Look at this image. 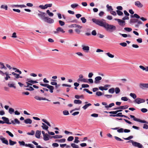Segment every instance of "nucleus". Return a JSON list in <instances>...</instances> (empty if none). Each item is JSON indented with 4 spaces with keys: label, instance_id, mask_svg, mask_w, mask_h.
<instances>
[{
    "label": "nucleus",
    "instance_id": "nucleus-29",
    "mask_svg": "<svg viewBox=\"0 0 148 148\" xmlns=\"http://www.w3.org/2000/svg\"><path fill=\"white\" fill-rule=\"evenodd\" d=\"M91 104L90 103H89L85 105L84 106L82 107V108L84 110H86V109L89 106H91Z\"/></svg>",
    "mask_w": 148,
    "mask_h": 148
},
{
    "label": "nucleus",
    "instance_id": "nucleus-18",
    "mask_svg": "<svg viewBox=\"0 0 148 148\" xmlns=\"http://www.w3.org/2000/svg\"><path fill=\"white\" fill-rule=\"evenodd\" d=\"M11 123L14 125L16 123L19 124L20 123L19 121L17 119H15L14 120L11 121Z\"/></svg>",
    "mask_w": 148,
    "mask_h": 148
},
{
    "label": "nucleus",
    "instance_id": "nucleus-40",
    "mask_svg": "<svg viewBox=\"0 0 148 148\" xmlns=\"http://www.w3.org/2000/svg\"><path fill=\"white\" fill-rule=\"evenodd\" d=\"M71 147L73 148H79V147L78 145H77L75 143H71Z\"/></svg>",
    "mask_w": 148,
    "mask_h": 148
},
{
    "label": "nucleus",
    "instance_id": "nucleus-13",
    "mask_svg": "<svg viewBox=\"0 0 148 148\" xmlns=\"http://www.w3.org/2000/svg\"><path fill=\"white\" fill-rule=\"evenodd\" d=\"M2 119L4 121V122H5V123L8 125H10L11 124V122H9V120L8 118L5 117H2Z\"/></svg>",
    "mask_w": 148,
    "mask_h": 148
},
{
    "label": "nucleus",
    "instance_id": "nucleus-47",
    "mask_svg": "<svg viewBox=\"0 0 148 148\" xmlns=\"http://www.w3.org/2000/svg\"><path fill=\"white\" fill-rule=\"evenodd\" d=\"M39 12L40 13V14H38V16H39V17H41L42 16H43L44 15V14H46V13L45 12H42L40 11H39Z\"/></svg>",
    "mask_w": 148,
    "mask_h": 148
},
{
    "label": "nucleus",
    "instance_id": "nucleus-61",
    "mask_svg": "<svg viewBox=\"0 0 148 148\" xmlns=\"http://www.w3.org/2000/svg\"><path fill=\"white\" fill-rule=\"evenodd\" d=\"M35 132L33 130H32L31 132L27 133V134L29 135H33L34 134Z\"/></svg>",
    "mask_w": 148,
    "mask_h": 148
},
{
    "label": "nucleus",
    "instance_id": "nucleus-31",
    "mask_svg": "<svg viewBox=\"0 0 148 148\" xmlns=\"http://www.w3.org/2000/svg\"><path fill=\"white\" fill-rule=\"evenodd\" d=\"M27 81H28V82L31 83L32 84L38 83V82L36 81L30 80L28 79H27Z\"/></svg>",
    "mask_w": 148,
    "mask_h": 148
},
{
    "label": "nucleus",
    "instance_id": "nucleus-1",
    "mask_svg": "<svg viewBox=\"0 0 148 148\" xmlns=\"http://www.w3.org/2000/svg\"><path fill=\"white\" fill-rule=\"evenodd\" d=\"M92 20L94 23L100 26L103 27L107 30H111L112 31L116 29V27L115 26L109 24L106 22H103L100 20L95 18H92Z\"/></svg>",
    "mask_w": 148,
    "mask_h": 148
},
{
    "label": "nucleus",
    "instance_id": "nucleus-63",
    "mask_svg": "<svg viewBox=\"0 0 148 148\" xmlns=\"http://www.w3.org/2000/svg\"><path fill=\"white\" fill-rule=\"evenodd\" d=\"M66 21L68 22H74L73 21H72L71 18L69 17H68L66 18Z\"/></svg>",
    "mask_w": 148,
    "mask_h": 148
},
{
    "label": "nucleus",
    "instance_id": "nucleus-16",
    "mask_svg": "<svg viewBox=\"0 0 148 148\" xmlns=\"http://www.w3.org/2000/svg\"><path fill=\"white\" fill-rule=\"evenodd\" d=\"M135 5L138 8H141L143 6V5L139 1H137L135 2Z\"/></svg>",
    "mask_w": 148,
    "mask_h": 148
},
{
    "label": "nucleus",
    "instance_id": "nucleus-12",
    "mask_svg": "<svg viewBox=\"0 0 148 148\" xmlns=\"http://www.w3.org/2000/svg\"><path fill=\"white\" fill-rule=\"evenodd\" d=\"M34 98L36 100H38L39 101H40L41 100H46L48 101H50V100H49L48 99H47L45 98H43L42 97H40L39 96H35L34 97Z\"/></svg>",
    "mask_w": 148,
    "mask_h": 148
},
{
    "label": "nucleus",
    "instance_id": "nucleus-57",
    "mask_svg": "<svg viewBox=\"0 0 148 148\" xmlns=\"http://www.w3.org/2000/svg\"><path fill=\"white\" fill-rule=\"evenodd\" d=\"M114 138L117 141H123V140H122L121 138H119L117 136H114Z\"/></svg>",
    "mask_w": 148,
    "mask_h": 148
},
{
    "label": "nucleus",
    "instance_id": "nucleus-32",
    "mask_svg": "<svg viewBox=\"0 0 148 148\" xmlns=\"http://www.w3.org/2000/svg\"><path fill=\"white\" fill-rule=\"evenodd\" d=\"M138 21V20L137 19H131L130 20V23H136Z\"/></svg>",
    "mask_w": 148,
    "mask_h": 148
},
{
    "label": "nucleus",
    "instance_id": "nucleus-59",
    "mask_svg": "<svg viewBox=\"0 0 148 148\" xmlns=\"http://www.w3.org/2000/svg\"><path fill=\"white\" fill-rule=\"evenodd\" d=\"M119 44L121 45L123 47H126L127 45V43L126 42H121Z\"/></svg>",
    "mask_w": 148,
    "mask_h": 148
},
{
    "label": "nucleus",
    "instance_id": "nucleus-42",
    "mask_svg": "<svg viewBox=\"0 0 148 148\" xmlns=\"http://www.w3.org/2000/svg\"><path fill=\"white\" fill-rule=\"evenodd\" d=\"M78 5L77 3H74L71 5V7L73 8H74L78 6Z\"/></svg>",
    "mask_w": 148,
    "mask_h": 148
},
{
    "label": "nucleus",
    "instance_id": "nucleus-52",
    "mask_svg": "<svg viewBox=\"0 0 148 148\" xmlns=\"http://www.w3.org/2000/svg\"><path fill=\"white\" fill-rule=\"evenodd\" d=\"M14 112V110L13 108H10L9 109V112L10 114H12Z\"/></svg>",
    "mask_w": 148,
    "mask_h": 148
},
{
    "label": "nucleus",
    "instance_id": "nucleus-51",
    "mask_svg": "<svg viewBox=\"0 0 148 148\" xmlns=\"http://www.w3.org/2000/svg\"><path fill=\"white\" fill-rule=\"evenodd\" d=\"M74 139V138L72 136H69L68 139H67V140L69 141H72Z\"/></svg>",
    "mask_w": 148,
    "mask_h": 148
},
{
    "label": "nucleus",
    "instance_id": "nucleus-5",
    "mask_svg": "<svg viewBox=\"0 0 148 148\" xmlns=\"http://www.w3.org/2000/svg\"><path fill=\"white\" fill-rule=\"evenodd\" d=\"M0 74L2 76H4V75H6V77H5V79L6 80H8L10 78V77L9 76L7 72H5L4 73L2 71L0 70Z\"/></svg>",
    "mask_w": 148,
    "mask_h": 148
},
{
    "label": "nucleus",
    "instance_id": "nucleus-34",
    "mask_svg": "<svg viewBox=\"0 0 148 148\" xmlns=\"http://www.w3.org/2000/svg\"><path fill=\"white\" fill-rule=\"evenodd\" d=\"M106 54L110 58H112L114 57V55H112L109 52L106 53Z\"/></svg>",
    "mask_w": 148,
    "mask_h": 148
},
{
    "label": "nucleus",
    "instance_id": "nucleus-62",
    "mask_svg": "<svg viewBox=\"0 0 148 148\" xmlns=\"http://www.w3.org/2000/svg\"><path fill=\"white\" fill-rule=\"evenodd\" d=\"M81 20L82 21V22L83 23H85L86 21V19L84 17H82L81 18Z\"/></svg>",
    "mask_w": 148,
    "mask_h": 148
},
{
    "label": "nucleus",
    "instance_id": "nucleus-3",
    "mask_svg": "<svg viewBox=\"0 0 148 148\" xmlns=\"http://www.w3.org/2000/svg\"><path fill=\"white\" fill-rule=\"evenodd\" d=\"M18 142L20 146H25L26 147H28L31 148H34L33 145L30 144H25L24 141H19Z\"/></svg>",
    "mask_w": 148,
    "mask_h": 148
},
{
    "label": "nucleus",
    "instance_id": "nucleus-43",
    "mask_svg": "<svg viewBox=\"0 0 148 148\" xmlns=\"http://www.w3.org/2000/svg\"><path fill=\"white\" fill-rule=\"evenodd\" d=\"M116 12L117 14L119 16H122L123 15V12L121 11H120L119 10H117L116 11Z\"/></svg>",
    "mask_w": 148,
    "mask_h": 148
},
{
    "label": "nucleus",
    "instance_id": "nucleus-55",
    "mask_svg": "<svg viewBox=\"0 0 148 148\" xmlns=\"http://www.w3.org/2000/svg\"><path fill=\"white\" fill-rule=\"evenodd\" d=\"M106 7L109 10H112L113 9L111 6H109L108 4L106 5Z\"/></svg>",
    "mask_w": 148,
    "mask_h": 148
},
{
    "label": "nucleus",
    "instance_id": "nucleus-23",
    "mask_svg": "<svg viewBox=\"0 0 148 148\" xmlns=\"http://www.w3.org/2000/svg\"><path fill=\"white\" fill-rule=\"evenodd\" d=\"M42 125L41 126V127L43 130H48V129L49 128L47 126L45 123H42Z\"/></svg>",
    "mask_w": 148,
    "mask_h": 148
},
{
    "label": "nucleus",
    "instance_id": "nucleus-24",
    "mask_svg": "<svg viewBox=\"0 0 148 148\" xmlns=\"http://www.w3.org/2000/svg\"><path fill=\"white\" fill-rule=\"evenodd\" d=\"M43 139L47 141L49 140V137L50 136L47 134H45V135L43 136Z\"/></svg>",
    "mask_w": 148,
    "mask_h": 148
},
{
    "label": "nucleus",
    "instance_id": "nucleus-28",
    "mask_svg": "<svg viewBox=\"0 0 148 148\" xmlns=\"http://www.w3.org/2000/svg\"><path fill=\"white\" fill-rule=\"evenodd\" d=\"M74 103L76 104H81L82 103V101L79 100L75 99L74 101Z\"/></svg>",
    "mask_w": 148,
    "mask_h": 148
},
{
    "label": "nucleus",
    "instance_id": "nucleus-10",
    "mask_svg": "<svg viewBox=\"0 0 148 148\" xmlns=\"http://www.w3.org/2000/svg\"><path fill=\"white\" fill-rule=\"evenodd\" d=\"M102 77L100 76H97L95 78L94 83L96 84H99L100 82V80H101Z\"/></svg>",
    "mask_w": 148,
    "mask_h": 148
},
{
    "label": "nucleus",
    "instance_id": "nucleus-58",
    "mask_svg": "<svg viewBox=\"0 0 148 148\" xmlns=\"http://www.w3.org/2000/svg\"><path fill=\"white\" fill-rule=\"evenodd\" d=\"M6 132L8 134V135L11 137H13L14 136L10 132L8 131H6Z\"/></svg>",
    "mask_w": 148,
    "mask_h": 148
},
{
    "label": "nucleus",
    "instance_id": "nucleus-11",
    "mask_svg": "<svg viewBox=\"0 0 148 148\" xmlns=\"http://www.w3.org/2000/svg\"><path fill=\"white\" fill-rule=\"evenodd\" d=\"M82 49L84 51H86V52H88L89 50L90 47L88 46H86L84 45H82Z\"/></svg>",
    "mask_w": 148,
    "mask_h": 148
},
{
    "label": "nucleus",
    "instance_id": "nucleus-36",
    "mask_svg": "<svg viewBox=\"0 0 148 148\" xmlns=\"http://www.w3.org/2000/svg\"><path fill=\"white\" fill-rule=\"evenodd\" d=\"M114 103H110L109 105H107L105 106V107L107 108H111L112 106H114Z\"/></svg>",
    "mask_w": 148,
    "mask_h": 148
},
{
    "label": "nucleus",
    "instance_id": "nucleus-17",
    "mask_svg": "<svg viewBox=\"0 0 148 148\" xmlns=\"http://www.w3.org/2000/svg\"><path fill=\"white\" fill-rule=\"evenodd\" d=\"M41 135V131L40 130H37L36 132L35 136L36 138H39L40 137Z\"/></svg>",
    "mask_w": 148,
    "mask_h": 148
},
{
    "label": "nucleus",
    "instance_id": "nucleus-49",
    "mask_svg": "<svg viewBox=\"0 0 148 148\" xmlns=\"http://www.w3.org/2000/svg\"><path fill=\"white\" fill-rule=\"evenodd\" d=\"M124 30L128 32H131L132 30V29L131 28L129 27H125L124 29Z\"/></svg>",
    "mask_w": 148,
    "mask_h": 148
},
{
    "label": "nucleus",
    "instance_id": "nucleus-33",
    "mask_svg": "<svg viewBox=\"0 0 148 148\" xmlns=\"http://www.w3.org/2000/svg\"><path fill=\"white\" fill-rule=\"evenodd\" d=\"M42 121L46 123L50 127L51 126V125L48 122L46 119H42Z\"/></svg>",
    "mask_w": 148,
    "mask_h": 148
},
{
    "label": "nucleus",
    "instance_id": "nucleus-41",
    "mask_svg": "<svg viewBox=\"0 0 148 148\" xmlns=\"http://www.w3.org/2000/svg\"><path fill=\"white\" fill-rule=\"evenodd\" d=\"M1 8L5 9V10H8V7L6 5H2L0 7Z\"/></svg>",
    "mask_w": 148,
    "mask_h": 148
},
{
    "label": "nucleus",
    "instance_id": "nucleus-14",
    "mask_svg": "<svg viewBox=\"0 0 148 148\" xmlns=\"http://www.w3.org/2000/svg\"><path fill=\"white\" fill-rule=\"evenodd\" d=\"M0 139L1 140L3 143L6 145H8V142L7 140L5 139L4 137H0Z\"/></svg>",
    "mask_w": 148,
    "mask_h": 148
},
{
    "label": "nucleus",
    "instance_id": "nucleus-20",
    "mask_svg": "<svg viewBox=\"0 0 148 148\" xmlns=\"http://www.w3.org/2000/svg\"><path fill=\"white\" fill-rule=\"evenodd\" d=\"M0 69H4L5 70L7 69V67L5 66L4 63L0 62Z\"/></svg>",
    "mask_w": 148,
    "mask_h": 148
},
{
    "label": "nucleus",
    "instance_id": "nucleus-48",
    "mask_svg": "<svg viewBox=\"0 0 148 148\" xmlns=\"http://www.w3.org/2000/svg\"><path fill=\"white\" fill-rule=\"evenodd\" d=\"M119 112V110H117L115 111H110L109 112V113L111 114H116L118 112Z\"/></svg>",
    "mask_w": 148,
    "mask_h": 148
},
{
    "label": "nucleus",
    "instance_id": "nucleus-60",
    "mask_svg": "<svg viewBox=\"0 0 148 148\" xmlns=\"http://www.w3.org/2000/svg\"><path fill=\"white\" fill-rule=\"evenodd\" d=\"M63 114L64 115H68L69 114V113L68 111L66 110H65L64 111H63Z\"/></svg>",
    "mask_w": 148,
    "mask_h": 148
},
{
    "label": "nucleus",
    "instance_id": "nucleus-64",
    "mask_svg": "<svg viewBox=\"0 0 148 148\" xmlns=\"http://www.w3.org/2000/svg\"><path fill=\"white\" fill-rule=\"evenodd\" d=\"M96 94L97 95L99 96L101 95H102V93L100 91H97L96 92Z\"/></svg>",
    "mask_w": 148,
    "mask_h": 148
},
{
    "label": "nucleus",
    "instance_id": "nucleus-22",
    "mask_svg": "<svg viewBox=\"0 0 148 148\" xmlns=\"http://www.w3.org/2000/svg\"><path fill=\"white\" fill-rule=\"evenodd\" d=\"M12 74L15 76V77L16 78H22V77L20 76L19 74L15 73L13 72L12 73Z\"/></svg>",
    "mask_w": 148,
    "mask_h": 148
},
{
    "label": "nucleus",
    "instance_id": "nucleus-50",
    "mask_svg": "<svg viewBox=\"0 0 148 148\" xmlns=\"http://www.w3.org/2000/svg\"><path fill=\"white\" fill-rule=\"evenodd\" d=\"M8 86L10 88L13 87L14 88V89L16 88V87L14 86V84H8Z\"/></svg>",
    "mask_w": 148,
    "mask_h": 148
},
{
    "label": "nucleus",
    "instance_id": "nucleus-56",
    "mask_svg": "<svg viewBox=\"0 0 148 148\" xmlns=\"http://www.w3.org/2000/svg\"><path fill=\"white\" fill-rule=\"evenodd\" d=\"M75 138L74 143H78L79 142V140H78L79 138L77 137H76Z\"/></svg>",
    "mask_w": 148,
    "mask_h": 148
},
{
    "label": "nucleus",
    "instance_id": "nucleus-25",
    "mask_svg": "<svg viewBox=\"0 0 148 148\" xmlns=\"http://www.w3.org/2000/svg\"><path fill=\"white\" fill-rule=\"evenodd\" d=\"M24 122L26 124H31L32 123V121L31 119L28 118L25 120Z\"/></svg>",
    "mask_w": 148,
    "mask_h": 148
},
{
    "label": "nucleus",
    "instance_id": "nucleus-21",
    "mask_svg": "<svg viewBox=\"0 0 148 148\" xmlns=\"http://www.w3.org/2000/svg\"><path fill=\"white\" fill-rule=\"evenodd\" d=\"M122 113L120 112L116 114H111L110 115V116H113V117H115V116H120L121 117H122V116L123 115L122 114Z\"/></svg>",
    "mask_w": 148,
    "mask_h": 148
},
{
    "label": "nucleus",
    "instance_id": "nucleus-37",
    "mask_svg": "<svg viewBox=\"0 0 148 148\" xmlns=\"http://www.w3.org/2000/svg\"><path fill=\"white\" fill-rule=\"evenodd\" d=\"M75 98L77 99H79L80 98H84V96L82 95H75Z\"/></svg>",
    "mask_w": 148,
    "mask_h": 148
},
{
    "label": "nucleus",
    "instance_id": "nucleus-54",
    "mask_svg": "<svg viewBox=\"0 0 148 148\" xmlns=\"http://www.w3.org/2000/svg\"><path fill=\"white\" fill-rule=\"evenodd\" d=\"M59 24L61 26H63L65 25L64 22L61 20H59Z\"/></svg>",
    "mask_w": 148,
    "mask_h": 148
},
{
    "label": "nucleus",
    "instance_id": "nucleus-19",
    "mask_svg": "<svg viewBox=\"0 0 148 148\" xmlns=\"http://www.w3.org/2000/svg\"><path fill=\"white\" fill-rule=\"evenodd\" d=\"M47 88L49 89V91L51 93L53 92V90L54 89V87L53 86L48 85V86H47Z\"/></svg>",
    "mask_w": 148,
    "mask_h": 148
},
{
    "label": "nucleus",
    "instance_id": "nucleus-30",
    "mask_svg": "<svg viewBox=\"0 0 148 148\" xmlns=\"http://www.w3.org/2000/svg\"><path fill=\"white\" fill-rule=\"evenodd\" d=\"M66 139L65 138H62L61 139H56L55 141L58 142H64L65 141Z\"/></svg>",
    "mask_w": 148,
    "mask_h": 148
},
{
    "label": "nucleus",
    "instance_id": "nucleus-35",
    "mask_svg": "<svg viewBox=\"0 0 148 148\" xmlns=\"http://www.w3.org/2000/svg\"><path fill=\"white\" fill-rule=\"evenodd\" d=\"M128 107V106L127 105H125L123 106H120V109L124 110L127 109Z\"/></svg>",
    "mask_w": 148,
    "mask_h": 148
},
{
    "label": "nucleus",
    "instance_id": "nucleus-46",
    "mask_svg": "<svg viewBox=\"0 0 148 148\" xmlns=\"http://www.w3.org/2000/svg\"><path fill=\"white\" fill-rule=\"evenodd\" d=\"M131 17H132V18L134 17L137 18H139L140 17V16L138 15L137 14H135L134 15H131Z\"/></svg>",
    "mask_w": 148,
    "mask_h": 148
},
{
    "label": "nucleus",
    "instance_id": "nucleus-53",
    "mask_svg": "<svg viewBox=\"0 0 148 148\" xmlns=\"http://www.w3.org/2000/svg\"><path fill=\"white\" fill-rule=\"evenodd\" d=\"M115 91L116 94H118L120 92V90L119 88L116 87L115 89Z\"/></svg>",
    "mask_w": 148,
    "mask_h": 148
},
{
    "label": "nucleus",
    "instance_id": "nucleus-8",
    "mask_svg": "<svg viewBox=\"0 0 148 148\" xmlns=\"http://www.w3.org/2000/svg\"><path fill=\"white\" fill-rule=\"evenodd\" d=\"M60 32L62 33L65 32V31H64L63 29L62 28L59 27L56 29V31H54L53 33L54 34H56Z\"/></svg>",
    "mask_w": 148,
    "mask_h": 148
},
{
    "label": "nucleus",
    "instance_id": "nucleus-2",
    "mask_svg": "<svg viewBox=\"0 0 148 148\" xmlns=\"http://www.w3.org/2000/svg\"><path fill=\"white\" fill-rule=\"evenodd\" d=\"M130 142L132 143V145L134 147H137L138 148H144L142 145L139 143L134 142V141L132 140H130V141L127 142Z\"/></svg>",
    "mask_w": 148,
    "mask_h": 148
},
{
    "label": "nucleus",
    "instance_id": "nucleus-15",
    "mask_svg": "<svg viewBox=\"0 0 148 148\" xmlns=\"http://www.w3.org/2000/svg\"><path fill=\"white\" fill-rule=\"evenodd\" d=\"M139 86L140 88L142 89L145 88H148V84L141 83L140 84Z\"/></svg>",
    "mask_w": 148,
    "mask_h": 148
},
{
    "label": "nucleus",
    "instance_id": "nucleus-9",
    "mask_svg": "<svg viewBox=\"0 0 148 148\" xmlns=\"http://www.w3.org/2000/svg\"><path fill=\"white\" fill-rule=\"evenodd\" d=\"M45 21L49 23H53L54 20L52 18L47 17L45 18Z\"/></svg>",
    "mask_w": 148,
    "mask_h": 148
},
{
    "label": "nucleus",
    "instance_id": "nucleus-27",
    "mask_svg": "<svg viewBox=\"0 0 148 148\" xmlns=\"http://www.w3.org/2000/svg\"><path fill=\"white\" fill-rule=\"evenodd\" d=\"M9 145H10L12 146L16 143V142L12 141L11 140H9Z\"/></svg>",
    "mask_w": 148,
    "mask_h": 148
},
{
    "label": "nucleus",
    "instance_id": "nucleus-44",
    "mask_svg": "<svg viewBox=\"0 0 148 148\" xmlns=\"http://www.w3.org/2000/svg\"><path fill=\"white\" fill-rule=\"evenodd\" d=\"M47 13L50 16H52L53 15V14L52 12H50L49 10H47Z\"/></svg>",
    "mask_w": 148,
    "mask_h": 148
},
{
    "label": "nucleus",
    "instance_id": "nucleus-7",
    "mask_svg": "<svg viewBox=\"0 0 148 148\" xmlns=\"http://www.w3.org/2000/svg\"><path fill=\"white\" fill-rule=\"evenodd\" d=\"M145 101V100L144 99L140 98H137L135 99L134 102L138 104H140L144 102Z\"/></svg>",
    "mask_w": 148,
    "mask_h": 148
},
{
    "label": "nucleus",
    "instance_id": "nucleus-39",
    "mask_svg": "<svg viewBox=\"0 0 148 148\" xmlns=\"http://www.w3.org/2000/svg\"><path fill=\"white\" fill-rule=\"evenodd\" d=\"M115 89L114 88H112L108 90V92L109 93L112 94L114 92Z\"/></svg>",
    "mask_w": 148,
    "mask_h": 148
},
{
    "label": "nucleus",
    "instance_id": "nucleus-45",
    "mask_svg": "<svg viewBox=\"0 0 148 148\" xmlns=\"http://www.w3.org/2000/svg\"><path fill=\"white\" fill-rule=\"evenodd\" d=\"M119 34L121 35L124 38H126L127 36L129 37H131V36L130 35H127L126 34H121V33H119Z\"/></svg>",
    "mask_w": 148,
    "mask_h": 148
},
{
    "label": "nucleus",
    "instance_id": "nucleus-38",
    "mask_svg": "<svg viewBox=\"0 0 148 148\" xmlns=\"http://www.w3.org/2000/svg\"><path fill=\"white\" fill-rule=\"evenodd\" d=\"M130 96L132 97L134 99H135L136 98V95L134 93H130Z\"/></svg>",
    "mask_w": 148,
    "mask_h": 148
},
{
    "label": "nucleus",
    "instance_id": "nucleus-6",
    "mask_svg": "<svg viewBox=\"0 0 148 148\" xmlns=\"http://www.w3.org/2000/svg\"><path fill=\"white\" fill-rule=\"evenodd\" d=\"M114 20L117 21L118 22L119 25L121 27H123L125 25V21L116 18H114Z\"/></svg>",
    "mask_w": 148,
    "mask_h": 148
},
{
    "label": "nucleus",
    "instance_id": "nucleus-4",
    "mask_svg": "<svg viewBox=\"0 0 148 148\" xmlns=\"http://www.w3.org/2000/svg\"><path fill=\"white\" fill-rule=\"evenodd\" d=\"M130 116L131 118H132L134 120L137 121L138 122H141L143 123H148V122H147L146 121L143 120H141L139 119L136 118L135 117V116L132 115H130Z\"/></svg>",
    "mask_w": 148,
    "mask_h": 148
},
{
    "label": "nucleus",
    "instance_id": "nucleus-26",
    "mask_svg": "<svg viewBox=\"0 0 148 148\" xmlns=\"http://www.w3.org/2000/svg\"><path fill=\"white\" fill-rule=\"evenodd\" d=\"M62 137V136L60 135H56L55 136H52L51 138H54L57 139V138H60Z\"/></svg>",
    "mask_w": 148,
    "mask_h": 148
}]
</instances>
